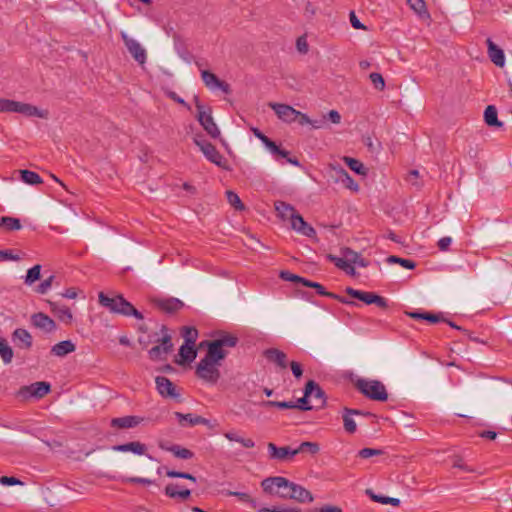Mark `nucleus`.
<instances>
[{"instance_id":"69168bd1","label":"nucleus","mask_w":512,"mask_h":512,"mask_svg":"<svg viewBox=\"0 0 512 512\" xmlns=\"http://www.w3.org/2000/svg\"><path fill=\"white\" fill-rule=\"evenodd\" d=\"M342 255L345 258V261H348L349 264H353L356 259H358V253L350 248L342 249Z\"/></svg>"},{"instance_id":"a211bd4d","label":"nucleus","mask_w":512,"mask_h":512,"mask_svg":"<svg viewBox=\"0 0 512 512\" xmlns=\"http://www.w3.org/2000/svg\"><path fill=\"white\" fill-rule=\"evenodd\" d=\"M143 418L135 415H127L123 417L112 418L110 426L117 429H129L138 426Z\"/></svg>"},{"instance_id":"f03ea898","label":"nucleus","mask_w":512,"mask_h":512,"mask_svg":"<svg viewBox=\"0 0 512 512\" xmlns=\"http://www.w3.org/2000/svg\"><path fill=\"white\" fill-rule=\"evenodd\" d=\"M213 340H206L200 343V347H206L209 357L218 358L221 361L228 355V349L234 348L239 339L236 335L219 330L215 332Z\"/></svg>"},{"instance_id":"a19ab883","label":"nucleus","mask_w":512,"mask_h":512,"mask_svg":"<svg viewBox=\"0 0 512 512\" xmlns=\"http://www.w3.org/2000/svg\"><path fill=\"white\" fill-rule=\"evenodd\" d=\"M0 356L5 364H9L13 358V350L7 341L0 337Z\"/></svg>"},{"instance_id":"774afa93","label":"nucleus","mask_w":512,"mask_h":512,"mask_svg":"<svg viewBox=\"0 0 512 512\" xmlns=\"http://www.w3.org/2000/svg\"><path fill=\"white\" fill-rule=\"evenodd\" d=\"M419 172L418 170H410L407 175V181L417 188L421 187V183L418 182Z\"/></svg>"},{"instance_id":"8fccbe9b","label":"nucleus","mask_w":512,"mask_h":512,"mask_svg":"<svg viewBox=\"0 0 512 512\" xmlns=\"http://www.w3.org/2000/svg\"><path fill=\"white\" fill-rule=\"evenodd\" d=\"M320 450V447H319V444L316 443V442H309V441H305V442H302L298 448H296V451H297V454L301 453V452H309L310 454L312 455H315L319 452Z\"/></svg>"},{"instance_id":"7c9ffc66","label":"nucleus","mask_w":512,"mask_h":512,"mask_svg":"<svg viewBox=\"0 0 512 512\" xmlns=\"http://www.w3.org/2000/svg\"><path fill=\"white\" fill-rule=\"evenodd\" d=\"M484 121L490 127L502 128L503 122L498 120L497 109L493 105H489L486 107L484 111Z\"/></svg>"},{"instance_id":"a878e982","label":"nucleus","mask_w":512,"mask_h":512,"mask_svg":"<svg viewBox=\"0 0 512 512\" xmlns=\"http://www.w3.org/2000/svg\"><path fill=\"white\" fill-rule=\"evenodd\" d=\"M159 447L162 449V450H165V451H168V452H171L175 457L179 458V459H184V460H188V459H191L194 457V453L185 448V447H182L178 444H174V445H166L164 443H160L159 444Z\"/></svg>"},{"instance_id":"0e129e2a","label":"nucleus","mask_w":512,"mask_h":512,"mask_svg":"<svg viewBox=\"0 0 512 512\" xmlns=\"http://www.w3.org/2000/svg\"><path fill=\"white\" fill-rule=\"evenodd\" d=\"M54 279H55V276L51 275L50 277H48L47 279H45L43 282H41L38 285L36 291L40 294H45L51 288Z\"/></svg>"},{"instance_id":"58836bf2","label":"nucleus","mask_w":512,"mask_h":512,"mask_svg":"<svg viewBox=\"0 0 512 512\" xmlns=\"http://www.w3.org/2000/svg\"><path fill=\"white\" fill-rule=\"evenodd\" d=\"M21 180L29 185L41 184L43 181L40 175L34 171L21 170Z\"/></svg>"},{"instance_id":"338daca9","label":"nucleus","mask_w":512,"mask_h":512,"mask_svg":"<svg viewBox=\"0 0 512 512\" xmlns=\"http://www.w3.org/2000/svg\"><path fill=\"white\" fill-rule=\"evenodd\" d=\"M0 483L5 486L23 485V482L16 477L2 476Z\"/></svg>"},{"instance_id":"ea45409f","label":"nucleus","mask_w":512,"mask_h":512,"mask_svg":"<svg viewBox=\"0 0 512 512\" xmlns=\"http://www.w3.org/2000/svg\"><path fill=\"white\" fill-rule=\"evenodd\" d=\"M304 286L315 289L317 294H319L321 296H325V297H328V298H336V294L335 293L327 291L325 289V287L323 285H321L320 283H318V282H314V281L306 279L304 281Z\"/></svg>"},{"instance_id":"9b49d317","label":"nucleus","mask_w":512,"mask_h":512,"mask_svg":"<svg viewBox=\"0 0 512 512\" xmlns=\"http://www.w3.org/2000/svg\"><path fill=\"white\" fill-rule=\"evenodd\" d=\"M268 106L275 112L280 120L287 123L296 121L298 114H300V111L295 110L292 106L287 104L270 102Z\"/></svg>"},{"instance_id":"49530a36","label":"nucleus","mask_w":512,"mask_h":512,"mask_svg":"<svg viewBox=\"0 0 512 512\" xmlns=\"http://www.w3.org/2000/svg\"><path fill=\"white\" fill-rule=\"evenodd\" d=\"M344 160L347 166L358 175L366 174V169L362 162H360L359 160L351 157H345Z\"/></svg>"},{"instance_id":"423d86ee","label":"nucleus","mask_w":512,"mask_h":512,"mask_svg":"<svg viewBox=\"0 0 512 512\" xmlns=\"http://www.w3.org/2000/svg\"><path fill=\"white\" fill-rule=\"evenodd\" d=\"M194 102L197 109L196 117L200 125L212 138H219L221 133L212 117L211 107L203 105L198 96H194Z\"/></svg>"},{"instance_id":"bb28decb","label":"nucleus","mask_w":512,"mask_h":512,"mask_svg":"<svg viewBox=\"0 0 512 512\" xmlns=\"http://www.w3.org/2000/svg\"><path fill=\"white\" fill-rule=\"evenodd\" d=\"M112 449L118 452H132L137 455H144L147 451L146 445L138 441L115 445Z\"/></svg>"},{"instance_id":"1a4fd4ad","label":"nucleus","mask_w":512,"mask_h":512,"mask_svg":"<svg viewBox=\"0 0 512 512\" xmlns=\"http://www.w3.org/2000/svg\"><path fill=\"white\" fill-rule=\"evenodd\" d=\"M121 38L135 61L139 64H144L147 59V53L141 44L137 40L129 37L125 32H121Z\"/></svg>"},{"instance_id":"6e6d98bb","label":"nucleus","mask_w":512,"mask_h":512,"mask_svg":"<svg viewBox=\"0 0 512 512\" xmlns=\"http://www.w3.org/2000/svg\"><path fill=\"white\" fill-rule=\"evenodd\" d=\"M370 81L374 85L375 89L382 91L385 88V81L380 73L373 72L369 75Z\"/></svg>"},{"instance_id":"864d4df0","label":"nucleus","mask_w":512,"mask_h":512,"mask_svg":"<svg viewBox=\"0 0 512 512\" xmlns=\"http://www.w3.org/2000/svg\"><path fill=\"white\" fill-rule=\"evenodd\" d=\"M262 406L264 407H276L279 409H294V402L293 401H263Z\"/></svg>"},{"instance_id":"c756f323","label":"nucleus","mask_w":512,"mask_h":512,"mask_svg":"<svg viewBox=\"0 0 512 512\" xmlns=\"http://www.w3.org/2000/svg\"><path fill=\"white\" fill-rule=\"evenodd\" d=\"M274 206H275V210L277 211L278 215L283 220L289 219L291 221L292 216H294L298 213L292 205H290L284 201H276L274 203Z\"/></svg>"},{"instance_id":"c03bdc74","label":"nucleus","mask_w":512,"mask_h":512,"mask_svg":"<svg viewBox=\"0 0 512 512\" xmlns=\"http://www.w3.org/2000/svg\"><path fill=\"white\" fill-rule=\"evenodd\" d=\"M342 418L345 431L348 432L349 434L355 433L357 430V426L354 419L352 418V415L347 412V407L343 409Z\"/></svg>"},{"instance_id":"20e7f679","label":"nucleus","mask_w":512,"mask_h":512,"mask_svg":"<svg viewBox=\"0 0 512 512\" xmlns=\"http://www.w3.org/2000/svg\"><path fill=\"white\" fill-rule=\"evenodd\" d=\"M221 360L218 358L209 357V353L206 352L205 356L198 362L195 368L196 376L204 382L215 385L220 379L221 373L219 366Z\"/></svg>"},{"instance_id":"b1692460","label":"nucleus","mask_w":512,"mask_h":512,"mask_svg":"<svg viewBox=\"0 0 512 512\" xmlns=\"http://www.w3.org/2000/svg\"><path fill=\"white\" fill-rule=\"evenodd\" d=\"M488 47V55L491 61L498 67H503L505 64L504 52L499 48L490 38L486 40Z\"/></svg>"},{"instance_id":"2eb2a0df","label":"nucleus","mask_w":512,"mask_h":512,"mask_svg":"<svg viewBox=\"0 0 512 512\" xmlns=\"http://www.w3.org/2000/svg\"><path fill=\"white\" fill-rule=\"evenodd\" d=\"M263 356L268 362L275 364L280 369H286L288 366L286 353L277 348H268L264 350Z\"/></svg>"},{"instance_id":"dca6fc26","label":"nucleus","mask_w":512,"mask_h":512,"mask_svg":"<svg viewBox=\"0 0 512 512\" xmlns=\"http://www.w3.org/2000/svg\"><path fill=\"white\" fill-rule=\"evenodd\" d=\"M12 112L20 113V114H23V115L29 116V117L35 116V117H39V118H46V116H47V112L38 109L36 106H33L28 103L14 101V100H13Z\"/></svg>"},{"instance_id":"13d9d810","label":"nucleus","mask_w":512,"mask_h":512,"mask_svg":"<svg viewBox=\"0 0 512 512\" xmlns=\"http://www.w3.org/2000/svg\"><path fill=\"white\" fill-rule=\"evenodd\" d=\"M309 398L310 397H306V389L304 388V395L303 397L299 398L296 402H294V409H299L302 411L312 410L313 407L308 404Z\"/></svg>"},{"instance_id":"c85d7f7f","label":"nucleus","mask_w":512,"mask_h":512,"mask_svg":"<svg viewBox=\"0 0 512 512\" xmlns=\"http://www.w3.org/2000/svg\"><path fill=\"white\" fill-rule=\"evenodd\" d=\"M406 315L416 320H426L430 323H438L441 321H445V318L441 313L435 314L430 312H420V311H412L406 312Z\"/></svg>"},{"instance_id":"5fc2aeb1","label":"nucleus","mask_w":512,"mask_h":512,"mask_svg":"<svg viewBox=\"0 0 512 512\" xmlns=\"http://www.w3.org/2000/svg\"><path fill=\"white\" fill-rule=\"evenodd\" d=\"M163 347H161L160 345H156L154 347H152L149 351H148V355H149V358L152 360V361H158V360H163L165 359V356L167 354H169L166 350H163L162 349Z\"/></svg>"},{"instance_id":"f8f14e48","label":"nucleus","mask_w":512,"mask_h":512,"mask_svg":"<svg viewBox=\"0 0 512 512\" xmlns=\"http://www.w3.org/2000/svg\"><path fill=\"white\" fill-rule=\"evenodd\" d=\"M201 78L207 88L210 90L219 89L222 92L230 93V85L225 81L220 80L214 73L208 70H201Z\"/></svg>"},{"instance_id":"37998d69","label":"nucleus","mask_w":512,"mask_h":512,"mask_svg":"<svg viewBox=\"0 0 512 512\" xmlns=\"http://www.w3.org/2000/svg\"><path fill=\"white\" fill-rule=\"evenodd\" d=\"M410 8L420 17H429L424 0H408Z\"/></svg>"},{"instance_id":"a18cd8bd","label":"nucleus","mask_w":512,"mask_h":512,"mask_svg":"<svg viewBox=\"0 0 512 512\" xmlns=\"http://www.w3.org/2000/svg\"><path fill=\"white\" fill-rule=\"evenodd\" d=\"M161 332L163 333L162 338L158 339L157 341L160 342V346L163 347V350H166L168 353H170L173 350V343L171 335L167 332V327L165 325H162Z\"/></svg>"},{"instance_id":"09e8293b","label":"nucleus","mask_w":512,"mask_h":512,"mask_svg":"<svg viewBox=\"0 0 512 512\" xmlns=\"http://www.w3.org/2000/svg\"><path fill=\"white\" fill-rule=\"evenodd\" d=\"M276 161H280L281 159H285L287 163H290L296 167L300 166V162L296 157H289V151L284 150L282 148H278V152L274 155Z\"/></svg>"},{"instance_id":"5701e85b","label":"nucleus","mask_w":512,"mask_h":512,"mask_svg":"<svg viewBox=\"0 0 512 512\" xmlns=\"http://www.w3.org/2000/svg\"><path fill=\"white\" fill-rule=\"evenodd\" d=\"M12 340L18 347L23 349H29L32 346V336L23 328H17L14 330Z\"/></svg>"},{"instance_id":"9d476101","label":"nucleus","mask_w":512,"mask_h":512,"mask_svg":"<svg viewBox=\"0 0 512 512\" xmlns=\"http://www.w3.org/2000/svg\"><path fill=\"white\" fill-rule=\"evenodd\" d=\"M50 384L48 382H35L29 386H23L20 388L18 395L23 399H27L30 397L42 398L50 391Z\"/></svg>"},{"instance_id":"0eeeda50","label":"nucleus","mask_w":512,"mask_h":512,"mask_svg":"<svg viewBox=\"0 0 512 512\" xmlns=\"http://www.w3.org/2000/svg\"><path fill=\"white\" fill-rule=\"evenodd\" d=\"M193 142L199 147L205 158L216 166L229 170L228 161L220 154L216 147L204 139L202 135H196Z\"/></svg>"},{"instance_id":"052dcab7","label":"nucleus","mask_w":512,"mask_h":512,"mask_svg":"<svg viewBox=\"0 0 512 512\" xmlns=\"http://www.w3.org/2000/svg\"><path fill=\"white\" fill-rule=\"evenodd\" d=\"M166 475L170 478H182V479H188L190 481L195 482L196 478L187 472H180L176 470H167Z\"/></svg>"},{"instance_id":"393cba45","label":"nucleus","mask_w":512,"mask_h":512,"mask_svg":"<svg viewBox=\"0 0 512 512\" xmlns=\"http://www.w3.org/2000/svg\"><path fill=\"white\" fill-rule=\"evenodd\" d=\"M51 312L63 323L70 324L73 320L71 310L66 306H60L55 302L48 301Z\"/></svg>"},{"instance_id":"ddd939ff","label":"nucleus","mask_w":512,"mask_h":512,"mask_svg":"<svg viewBox=\"0 0 512 512\" xmlns=\"http://www.w3.org/2000/svg\"><path fill=\"white\" fill-rule=\"evenodd\" d=\"M31 323L45 333H51L57 329L55 321L42 312L34 313L31 316Z\"/></svg>"},{"instance_id":"c9c22d12","label":"nucleus","mask_w":512,"mask_h":512,"mask_svg":"<svg viewBox=\"0 0 512 512\" xmlns=\"http://www.w3.org/2000/svg\"><path fill=\"white\" fill-rule=\"evenodd\" d=\"M338 174H339L338 180L341 181L346 188H348L352 191L359 190V185L353 180V178L349 175V173L345 169L340 168L338 171Z\"/></svg>"},{"instance_id":"de8ad7c7","label":"nucleus","mask_w":512,"mask_h":512,"mask_svg":"<svg viewBox=\"0 0 512 512\" xmlns=\"http://www.w3.org/2000/svg\"><path fill=\"white\" fill-rule=\"evenodd\" d=\"M387 263L389 264H399L402 267L412 270L415 268L416 263L409 259H404L398 256L391 255L386 259Z\"/></svg>"},{"instance_id":"bf43d9fd","label":"nucleus","mask_w":512,"mask_h":512,"mask_svg":"<svg viewBox=\"0 0 512 512\" xmlns=\"http://www.w3.org/2000/svg\"><path fill=\"white\" fill-rule=\"evenodd\" d=\"M383 454V450L375 448H363L358 452V456L362 459H368L373 456H379Z\"/></svg>"},{"instance_id":"79ce46f5","label":"nucleus","mask_w":512,"mask_h":512,"mask_svg":"<svg viewBox=\"0 0 512 512\" xmlns=\"http://www.w3.org/2000/svg\"><path fill=\"white\" fill-rule=\"evenodd\" d=\"M181 336L184 339V343L195 345L198 338V330L195 327L185 326L181 330Z\"/></svg>"},{"instance_id":"7ed1b4c3","label":"nucleus","mask_w":512,"mask_h":512,"mask_svg":"<svg viewBox=\"0 0 512 512\" xmlns=\"http://www.w3.org/2000/svg\"><path fill=\"white\" fill-rule=\"evenodd\" d=\"M98 301L101 306L108 309L111 313L120 314L123 316H133L138 320H142L144 318L143 314L138 311L121 294L108 296L104 292H100L98 294Z\"/></svg>"},{"instance_id":"680f3d73","label":"nucleus","mask_w":512,"mask_h":512,"mask_svg":"<svg viewBox=\"0 0 512 512\" xmlns=\"http://www.w3.org/2000/svg\"><path fill=\"white\" fill-rule=\"evenodd\" d=\"M326 258L341 270L348 268V261H345L344 257H337L333 254H327Z\"/></svg>"},{"instance_id":"39448f33","label":"nucleus","mask_w":512,"mask_h":512,"mask_svg":"<svg viewBox=\"0 0 512 512\" xmlns=\"http://www.w3.org/2000/svg\"><path fill=\"white\" fill-rule=\"evenodd\" d=\"M354 386L366 398L373 401L385 402L388 399L386 387L379 380L358 378Z\"/></svg>"},{"instance_id":"e433bc0d","label":"nucleus","mask_w":512,"mask_h":512,"mask_svg":"<svg viewBox=\"0 0 512 512\" xmlns=\"http://www.w3.org/2000/svg\"><path fill=\"white\" fill-rule=\"evenodd\" d=\"M177 485L169 484L165 487V495L170 498H181L183 500H186L190 497L191 491L189 489H184L181 491L176 490Z\"/></svg>"},{"instance_id":"4d7b16f0","label":"nucleus","mask_w":512,"mask_h":512,"mask_svg":"<svg viewBox=\"0 0 512 512\" xmlns=\"http://www.w3.org/2000/svg\"><path fill=\"white\" fill-rule=\"evenodd\" d=\"M280 278L285 280V281L300 283L303 286H304V281L306 280V278H303L301 276L293 274L290 271H281L280 272Z\"/></svg>"},{"instance_id":"f3484780","label":"nucleus","mask_w":512,"mask_h":512,"mask_svg":"<svg viewBox=\"0 0 512 512\" xmlns=\"http://www.w3.org/2000/svg\"><path fill=\"white\" fill-rule=\"evenodd\" d=\"M290 223L292 229L295 230L296 232L310 238L316 236L315 229L310 224H308L299 213L292 216V220Z\"/></svg>"},{"instance_id":"4468645a","label":"nucleus","mask_w":512,"mask_h":512,"mask_svg":"<svg viewBox=\"0 0 512 512\" xmlns=\"http://www.w3.org/2000/svg\"><path fill=\"white\" fill-rule=\"evenodd\" d=\"M158 393L165 398H178L180 395L176 392V387L170 379L164 376L155 378Z\"/></svg>"},{"instance_id":"473e14b6","label":"nucleus","mask_w":512,"mask_h":512,"mask_svg":"<svg viewBox=\"0 0 512 512\" xmlns=\"http://www.w3.org/2000/svg\"><path fill=\"white\" fill-rule=\"evenodd\" d=\"M224 436L229 441L240 443L244 448H253L255 446V442L251 438H243L234 431L226 432Z\"/></svg>"},{"instance_id":"603ef678","label":"nucleus","mask_w":512,"mask_h":512,"mask_svg":"<svg viewBox=\"0 0 512 512\" xmlns=\"http://www.w3.org/2000/svg\"><path fill=\"white\" fill-rule=\"evenodd\" d=\"M41 265L37 264L27 271L25 284L31 285L40 279Z\"/></svg>"},{"instance_id":"72a5a7b5","label":"nucleus","mask_w":512,"mask_h":512,"mask_svg":"<svg viewBox=\"0 0 512 512\" xmlns=\"http://www.w3.org/2000/svg\"><path fill=\"white\" fill-rule=\"evenodd\" d=\"M366 494L375 502L381 503V504H390L392 506L398 507L400 505V499L398 498H392L388 496L383 495H377L375 494L371 489L366 490Z\"/></svg>"},{"instance_id":"2f4dec72","label":"nucleus","mask_w":512,"mask_h":512,"mask_svg":"<svg viewBox=\"0 0 512 512\" xmlns=\"http://www.w3.org/2000/svg\"><path fill=\"white\" fill-rule=\"evenodd\" d=\"M179 356L181 357V361L178 362L179 364L184 362H192L197 356L195 345L188 343L181 345L179 349Z\"/></svg>"},{"instance_id":"cd10ccee","label":"nucleus","mask_w":512,"mask_h":512,"mask_svg":"<svg viewBox=\"0 0 512 512\" xmlns=\"http://www.w3.org/2000/svg\"><path fill=\"white\" fill-rule=\"evenodd\" d=\"M75 349L76 346L71 340H64L52 346L51 354L57 357H65L74 352Z\"/></svg>"},{"instance_id":"6ab92c4d","label":"nucleus","mask_w":512,"mask_h":512,"mask_svg":"<svg viewBox=\"0 0 512 512\" xmlns=\"http://www.w3.org/2000/svg\"><path fill=\"white\" fill-rule=\"evenodd\" d=\"M269 456L272 459L286 460L297 455L296 449H291L289 446L277 447L274 443H268L267 445Z\"/></svg>"},{"instance_id":"412c9836","label":"nucleus","mask_w":512,"mask_h":512,"mask_svg":"<svg viewBox=\"0 0 512 512\" xmlns=\"http://www.w3.org/2000/svg\"><path fill=\"white\" fill-rule=\"evenodd\" d=\"M176 419L178 420L179 424L182 426H195V425H208L209 420L192 413L183 414L181 412H175L174 413Z\"/></svg>"},{"instance_id":"e2e57ef3","label":"nucleus","mask_w":512,"mask_h":512,"mask_svg":"<svg viewBox=\"0 0 512 512\" xmlns=\"http://www.w3.org/2000/svg\"><path fill=\"white\" fill-rule=\"evenodd\" d=\"M258 512H300V509L286 506H279L273 508L261 507L258 509Z\"/></svg>"},{"instance_id":"4be33fe9","label":"nucleus","mask_w":512,"mask_h":512,"mask_svg":"<svg viewBox=\"0 0 512 512\" xmlns=\"http://www.w3.org/2000/svg\"><path fill=\"white\" fill-rule=\"evenodd\" d=\"M306 397L315 398L320 401L319 407H324L326 404V396L324 390L314 380H309L306 385Z\"/></svg>"},{"instance_id":"6e6552de","label":"nucleus","mask_w":512,"mask_h":512,"mask_svg":"<svg viewBox=\"0 0 512 512\" xmlns=\"http://www.w3.org/2000/svg\"><path fill=\"white\" fill-rule=\"evenodd\" d=\"M345 292L351 297L356 298L367 305L375 304L383 309L388 307L387 299L376 293L356 290L352 287H347Z\"/></svg>"},{"instance_id":"f704fd0d","label":"nucleus","mask_w":512,"mask_h":512,"mask_svg":"<svg viewBox=\"0 0 512 512\" xmlns=\"http://www.w3.org/2000/svg\"><path fill=\"white\" fill-rule=\"evenodd\" d=\"M0 227L7 231L20 230L22 225L18 218L3 216L0 218Z\"/></svg>"},{"instance_id":"f257e3e1","label":"nucleus","mask_w":512,"mask_h":512,"mask_svg":"<svg viewBox=\"0 0 512 512\" xmlns=\"http://www.w3.org/2000/svg\"><path fill=\"white\" fill-rule=\"evenodd\" d=\"M261 486L264 492L269 494L275 493L273 486L282 489L276 494L283 499H293L300 503H310L314 500L310 491L282 476L268 477L262 481Z\"/></svg>"},{"instance_id":"aec40b11","label":"nucleus","mask_w":512,"mask_h":512,"mask_svg":"<svg viewBox=\"0 0 512 512\" xmlns=\"http://www.w3.org/2000/svg\"><path fill=\"white\" fill-rule=\"evenodd\" d=\"M155 305L162 311L172 314L184 307V303L174 297L165 298V299H157L155 300Z\"/></svg>"},{"instance_id":"3c124183","label":"nucleus","mask_w":512,"mask_h":512,"mask_svg":"<svg viewBox=\"0 0 512 512\" xmlns=\"http://www.w3.org/2000/svg\"><path fill=\"white\" fill-rule=\"evenodd\" d=\"M226 197H227V201L229 202V204L234 207L236 210L238 211H242L244 210V204L242 203L241 199L239 198V196L231 191V190H228L226 191Z\"/></svg>"},{"instance_id":"4c0bfd02","label":"nucleus","mask_w":512,"mask_h":512,"mask_svg":"<svg viewBox=\"0 0 512 512\" xmlns=\"http://www.w3.org/2000/svg\"><path fill=\"white\" fill-rule=\"evenodd\" d=\"M225 495L237 497L239 501L249 504L251 508L257 510L259 509L257 501L250 497V495L247 493L238 491H226Z\"/></svg>"}]
</instances>
